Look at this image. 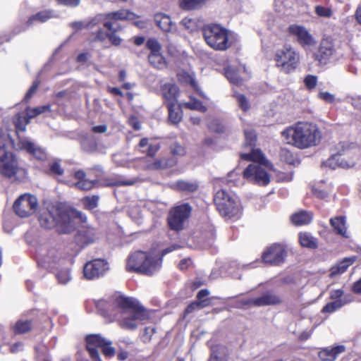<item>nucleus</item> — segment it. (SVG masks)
I'll use <instances>...</instances> for the list:
<instances>
[{"instance_id":"obj_48","label":"nucleus","mask_w":361,"mask_h":361,"mask_svg":"<svg viewBox=\"0 0 361 361\" xmlns=\"http://www.w3.org/2000/svg\"><path fill=\"white\" fill-rule=\"evenodd\" d=\"M156 163L158 170H162L171 167L176 164L174 159L156 158Z\"/></svg>"},{"instance_id":"obj_63","label":"nucleus","mask_w":361,"mask_h":361,"mask_svg":"<svg viewBox=\"0 0 361 361\" xmlns=\"http://www.w3.org/2000/svg\"><path fill=\"white\" fill-rule=\"evenodd\" d=\"M314 331V327H312L310 329H307L304 331H302L299 335H298V339L301 341H305L309 339Z\"/></svg>"},{"instance_id":"obj_46","label":"nucleus","mask_w":361,"mask_h":361,"mask_svg":"<svg viewBox=\"0 0 361 361\" xmlns=\"http://www.w3.org/2000/svg\"><path fill=\"white\" fill-rule=\"evenodd\" d=\"M99 200V196L92 195L84 197L82 201L87 209L92 210L97 207Z\"/></svg>"},{"instance_id":"obj_51","label":"nucleus","mask_w":361,"mask_h":361,"mask_svg":"<svg viewBox=\"0 0 361 361\" xmlns=\"http://www.w3.org/2000/svg\"><path fill=\"white\" fill-rule=\"evenodd\" d=\"M314 11L318 16L322 18H330L332 15L331 8L319 5L315 6Z\"/></svg>"},{"instance_id":"obj_29","label":"nucleus","mask_w":361,"mask_h":361,"mask_svg":"<svg viewBox=\"0 0 361 361\" xmlns=\"http://www.w3.org/2000/svg\"><path fill=\"white\" fill-rule=\"evenodd\" d=\"M106 19H114L117 20H135L136 18V16L135 13L128 11V10H120L116 12L109 13L106 14Z\"/></svg>"},{"instance_id":"obj_49","label":"nucleus","mask_w":361,"mask_h":361,"mask_svg":"<svg viewBox=\"0 0 361 361\" xmlns=\"http://www.w3.org/2000/svg\"><path fill=\"white\" fill-rule=\"evenodd\" d=\"M146 46L150 50V54L161 52V47L156 39H149L147 41Z\"/></svg>"},{"instance_id":"obj_13","label":"nucleus","mask_w":361,"mask_h":361,"mask_svg":"<svg viewBox=\"0 0 361 361\" xmlns=\"http://www.w3.org/2000/svg\"><path fill=\"white\" fill-rule=\"evenodd\" d=\"M341 54L338 53L333 42L329 39H323L313 57L319 63L326 64L331 60H338Z\"/></svg>"},{"instance_id":"obj_14","label":"nucleus","mask_w":361,"mask_h":361,"mask_svg":"<svg viewBox=\"0 0 361 361\" xmlns=\"http://www.w3.org/2000/svg\"><path fill=\"white\" fill-rule=\"evenodd\" d=\"M191 213V207L188 204H183L171 210L168 223L170 228L175 231H180L184 227V223Z\"/></svg>"},{"instance_id":"obj_21","label":"nucleus","mask_w":361,"mask_h":361,"mask_svg":"<svg viewBox=\"0 0 361 361\" xmlns=\"http://www.w3.org/2000/svg\"><path fill=\"white\" fill-rule=\"evenodd\" d=\"M281 302L282 300L279 295L271 292H267L259 297L255 298L254 307L279 305Z\"/></svg>"},{"instance_id":"obj_27","label":"nucleus","mask_w":361,"mask_h":361,"mask_svg":"<svg viewBox=\"0 0 361 361\" xmlns=\"http://www.w3.org/2000/svg\"><path fill=\"white\" fill-rule=\"evenodd\" d=\"M312 219V214L309 212L300 211L292 215V223L298 226L308 224Z\"/></svg>"},{"instance_id":"obj_32","label":"nucleus","mask_w":361,"mask_h":361,"mask_svg":"<svg viewBox=\"0 0 361 361\" xmlns=\"http://www.w3.org/2000/svg\"><path fill=\"white\" fill-rule=\"evenodd\" d=\"M353 301L352 298L345 300H333L331 302L327 303L322 309V312L332 313L336 310L340 309L345 305Z\"/></svg>"},{"instance_id":"obj_39","label":"nucleus","mask_w":361,"mask_h":361,"mask_svg":"<svg viewBox=\"0 0 361 361\" xmlns=\"http://www.w3.org/2000/svg\"><path fill=\"white\" fill-rule=\"evenodd\" d=\"M29 118L20 114H18L13 119V123L16 128L17 133L19 131H25L26 129V126L29 123Z\"/></svg>"},{"instance_id":"obj_62","label":"nucleus","mask_w":361,"mask_h":361,"mask_svg":"<svg viewBox=\"0 0 361 361\" xmlns=\"http://www.w3.org/2000/svg\"><path fill=\"white\" fill-rule=\"evenodd\" d=\"M171 152L175 155H183L185 154V149L178 143H173L171 145Z\"/></svg>"},{"instance_id":"obj_9","label":"nucleus","mask_w":361,"mask_h":361,"mask_svg":"<svg viewBox=\"0 0 361 361\" xmlns=\"http://www.w3.org/2000/svg\"><path fill=\"white\" fill-rule=\"evenodd\" d=\"M203 35L207 44L216 50L225 51L232 44L231 34L219 25H206L203 28Z\"/></svg>"},{"instance_id":"obj_26","label":"nucleus","mask_w":361,"mask_h":361,"mask_svg":"<svg viewBox=\"0 0 361 361\" xmlns=\"http://www.w3.org/2000/svg\"><path fill=\"white\" fill-rule=\"evenodd\" d=\"M101 23H103L104 26L109 30L116 31V29L113 27V23L107 20L106 14H99L91 19L89 22L85 23V28L92 29Z\"/></svg>"},{"instance_id":"obj_34","label":"nucleus","mask_w":361,"mask_h":361,"mask_svg":"<svg viewBox=\"0 0 361 361\" xmlns=\"http://www.w3.org/2000/svg\"><path fill=\"white\" fill-rule=\"evenodd\" d=\"M176 104L167 106L169 110V119L173 123H178L182 118V111L180 106L176 107Z\"/></svg>"},{"instance_id":"obj_6","label":"nucleus","mask_w":361,"mask_h":361,"mask_svg":"<svg viewBox=\"0 0 361 361\" xmlns=\"http://www.w3.org/2000/svg\"><path fill=\"white\" fill-rule=\"evenodd\" d=\"M161 266V259L142 251H137L131 254L126 262L128 271L137 272L146 275L153 274Z\"/></svg>"},{"instance_id":"obj_17","label":"nucleus","mask_w":361,"mask_h":361,"mask_svg":"<svg viewBox=\"0 0 361 361\" xmlns=\"http://www.w3.org/2000/svg\"><path fill=\"white\" fill-rule=\"evenodd\" d=\"M286 255L283 245H273L264 252L262 259L264 263L279 265L284 262Z\"/></svg>"},{"instance_id":"obj_23","label":"nucleus","mask_w":361,"mask_h":361,"mask_svg":"<svg viewBox=\"0 0 361 361\" xmlns=\"http://www.w3.org/2000/svg\"><path fill=\"white\" fill-rule=\"evenodd\" d=\"M97 238V233L94 228L87 226L82 227L78 233L77 240L83 245L92 243Z\"/></svg>"},{"instance_id":"obj_15","label":"nucleus","mask_w":361,"mask_h":361,"mask_svg":"<svg viewBox=\"0 0 361 361\" xmlns=\"http://www.w3.org/2000/svg\"><path fill=\"white\" fill-rule=\"evenodd\" d=\"M288 33L295 37L298 42L305 49L313 47L317 44V40L302 25L293 24L288 27Z\"/></svg>"},{"instance_id":"obj_52","label":"nucleus","mask_w":361,"mask_h":361,"mask_svg":"<svg viewBox=\"0 0 361 361\" xmlns=\"http://www.w3.org/2000/svg\"><path fill=\"white\" fill-rule=\"evenodd\" d=\"M330 298L332 300L353 299V297L350 295H344V292L341 289L332 290L330 292Z\"/></svg>"},{"instance_id":"obj_40","label":"nucleus","mask_w":361,"mask_h":361,"mask_svg":"<svg viewBox=\"0 0 361 361\" xmlns=\"http://www.w3.org/2000/svg\"><path fill=\"white\" fill-rule=\"evenodd\" d=\"M32 328L31 322L29 320L20 319L13 326L15 334H25L29 331Z\"/></svg>"},{"instance_id":"obj_55","label":"nucleus","mask_w":361,"mask_h":361,"mask_svg":"<svg viewBox=\"0 0 361 361\" xmlns=\"http://www.w3.org/2000/svg\"><path fill=\"white\" fill-rule=\"evenodd\" d=\"M304 83L307 89H314L317 84V78L313 75H308L305 78Z\"/></svg>"},{"instance_id":"obj_58","label":"nucleus","mask_w":361,"mask_h":361,"mask_svg":"<svg viewBox=\"0 0 361 361\" xmlns=\"http://www.w3.org/2000/svg\"><path fill=\"white\" fill-rule=\"evenodd\" d=\"M255 298L248 299H241L238 301L236 307L238 308H249L254 307Z\"/></svg>"},{"instance_id":"obj_56","label":"nucleus","mask_w":361,"mask_h":361,"mask_svg":"<svg viewBox=\"0 0 361 361\" xmlns=\"http://www.w3.org/2000/svg\"><path fill=\"white\" fill-rule=\"evenodd\" d=\"M160 148L158 143L150 142L147 149L142 150V152H146L147 157H154Z\"/></svg>"},{"instance_id":"obj_18","label":"nucleus","mask_w":361,"mask_h":361,"mask_svg":"<svg viewBox=\"0 0 361 361\" xmlns=\"http://www.w3.org/2000/svg\"><path fill=\"white\" fill-rule=\"evenodd\" d=\"M157 94L161 95L164 101L167 103V106L172 104H177L178 88L171 82L161 83L160 85V90H153Z\"/></svg>"},{"instance_id":"obj_11","label":"nucleus","mask_w":361,"mask_h":361,"mask_svg":"<svg viewBox=\"0 0 361 361\" xmlns=\"http://www.w3.org/2000/svg\"><path fill=\"white\" fill-rule=\"evenodd\" d=\"M274 61L281 71L289 73L293 71L300 63V54L291 46L286 45L276 52Z\"/></svg>"},{"instance_id":"obj_2","label":"nucleus","mask_w":361,"mask_h":361,"mask_svg":"<svg viewBox=\"0 0 361 361\" xmlns=\"http://www.w3.org/2000/svg\"><path fill=\"white\" fill-rule=\"evenodd\" d=\"M281 137L286 144L305 149L318 145L322 135L315 123L298 122L284 129Z\"/></svg>"},{"instance_id":"obj_25","label":"nucleus","mask_w":361,"mask_h":361,"mask_svg":"<svg viewBox=\"0 0 361 361\" xmlns=\"http://www.w3.org/2000/svg\"><path fill=\"white\" fill-rule=\"evenodd\" d=\"M54 17L55 13L52 11H42L35 15L31 16L27 21V25L29 27L37 23H43Z\"/></svg>"},{"instance_id":"obj_28","label":"nucleus","mask_w":361,"mask_h":361,"mask_svg":"<svg viewBox=\"0 0 361 361\" xmlns=\"http://www.w3.org/2000/svg\"><path fill=\"white\" fill-rule=\"evenodd\" d=\"M330 224L338 234L345 238H348L345 226V218L344 216L332 218L330 219Z\"/></svg>"},{"instance_id":"obj_50","label":"nucleus","mask_w":361,"mask_h":361,"mask_svg":"<svg viewBox=\"0 0 361 361\" xmlns=\"http://www.w3.org/2000/svg\"><path fill=\"white\" fill-rule=\"evenodd\" d=\"M111 341L106 340V343L102 346V350L104 355L106 357H112L116 354V350L111 346Z\"/></svg>"},{"instance_id":"obj_24","label":"nucleus","mask_w":361,"mask_h":361,"mask_svg":"<svg viewBox=\"0 0 361 361\" xmlns=\"http://www.w3.org/2000/svg\"><path fill=\"white\" fill-rule=\"evenodd\" d=\"M154 20L157 25L165 32H172L176 30L171 18L164 13H157L154 16Z\"/></svg>"},{"instance_id":"obj_43","label":"nucleus","mask_w":361,"mask_h":361,"mask_svg":"<svg viewBox=\"0 0 361 361\" xmlns=\"http://www.w3.org/2000/svg\"><path fill=\"white\" fill-rule=\"evenodd\" d=\"M56 276L59 283L61 284H66L72 279L70 269L68 268L59 269L56 273Z\"/></svg>"},{"instance_id":"obj_7","label":"nucleus","mask_w":361,"mask_h":361,"mask_svg":"<svg viewBox=\"0 0 361 361\" xmlns=\"http://www.w3.org/2000/svg\"><path fill=\"white\" fill-rule=\"evenodd\" d=\"M214 202L220 214L231 220L239 219L242 215V207L238 197L224 190L216 192Z\"/></svg>"},{"instance_id":"obj_1","label":"nucleus","mask_w":361,"mask_h":361,"mask_svg":"<svg viewBox=\"0 0 361 361\" xmlns=\"http://www.w3.org/2000/svg\"><path fill=\"white\" fill-rule=\"evenodd\" d=\"M77 219L81 221H86L87 216L75 209L52 205L42 211L39 221L45 228H56L59 233L66 234L75 230Z\"/></svg>"},{"instance_id":"obj_45","label":"nucleus","mask_w":361,"mask_h":361,"mask_svg":"<svg viewBox=\"0 0 361 361\" xmlns=\"http://www.w3.org/2000/svg\"><path fill=\"white\" fill-rule=\"evenodd\" d=\"M244 133L245 137V145L250 147V152H252V150L255 149L253 146L255 145L257 140L256 134L252 129H245Z\"/></svg>"},{"instance_id":"obj_54","label":"nucleus","mask_w":361,"mask_h":361,"mask_svg":"<svg viewBox=\"0 0 361 361\" xmlns=\"http://www.w3.org/2000/svg\"><path fill=\"white\" fill-rule=\"evenodd\" d=\"M207 125L208 128L214 132L221 133L224 130V127L222 123L216 118L212 119L210 121H209Z\"/></svg>"},{"instance_id":"obj_36","label":"nucleus","mask_w":361,"mask_h":361,"mask_svg":"<svg viewBox=\"0 0 361 361\" xmlns=\"http://www.w3.org/2000/svg\"><path fill=\"white\" fill-rule=\"evenodd\" d=\"M174 187L180 191L191 192L195 191L198 185L195 182L178 180L175 183Z\"/></svg>"},{"instance_id":"obj_20","label":"nucleus","mask_w":361,"mask_h":361,"mask_svg":"<svg viewBox=\"0 0 361 361\" xmlns=\"http://www.w3.org/2000/svg\"><path fill=\"white\" fill-rule=\"evenodd\" d=\"M17 149H25L27 152L32 154L37 159L45 160L47 159V153L45 151L36 146L34 142H32L27 139H20L17 146Z\"/></svg>"},{"instance_id":"obj_60","label":"nucleus","mask_w":361,"mask_h":361,"mask_svg":"<svg viewBox=\"0 0 361 361\" xmlns=\"http://www.w3.org/2000/svg\"><path fill=\"white\" fill-rule=\"evenodd\" d=\"M49 170L50 173L53 174L61 176L63 173V169L58 161L52 163L49 166Z\"/></svg>"},{"instance_id":"obj_37","label":"nucleus","mask_w":361,"mask_h":361,"mask_svg":"<svg viewBox=\"0 0 361 361\" xmlns=\"http://www.w3.org/2000/svg\"><path fill=\"white\" fill-rule=\"evenodd\" d=\"M51 111V106L49 104L37 106L35 108H27L26 109V114L27 116L29 118H32L36 117L38 115H40L42 114L46 113V112H50Z\"/></svg>"},{"instance_id":"obj_12","label":"nucleus","mask_w":361,"mask_h":361,"mask_svg":"<svg viewBox=\"0 0 361 361\" xmlns=\"http://www.w3.org/2000/svg\"><path fill=\"white\" fill-rule=\"evenodd\" d=\"M37 200L30 194L21 195L14 202L15 213L21 218L27 217L35 212L37 208Z\"/></svg>"},{"instance_id":"obj_35","label":"nucleus","mask_w":361,"mask_h":361,"mask_svg":"<svg viewBox=\"0 0 361 361\" xmlns=\"http://www.w3.org/2000/svg\"><path fill=\"white\" fill-rule=\"evenodd\" d=\"M299 241L302 247L309 248H314L317 247L316 239L307 233H300L299 234Z\"/></svg>"},{"instance_id":"obj_22","label":"nucleus","mask_w":361,"mask_h":361,"mask_svg":"<svg viewBox=\"0 0 361 361\" xmlns=\"http://www.w3.org/2000/svg\"><path fill=\"white\" fill-rule=\"evenodd\" d=\"M345 350L343 345H336L331 348H324L318 353L319 358L322 361H334L337 356Z\"/></svg>"},{"instance_id":"obj_64","label":"nucleus","mask_w":361,"mask_h":361,"mask_svg":"<svg viewBox=\"0 0 361 361\" xmlns=\"http://www.w3.org/2000/svg\"><path fill=\"white\" fill-rule=\"evenodd\" d=\"M346 270L338 263L331 269L330 277L334 278L338 275L344 273Z\"/></svg>"},{"instance_id":"obj_33","label":"nucleus","mask_w":361,"mask_h":361,"mask_svg":"<svg viewBox=\"0 0 361 361\" xmlns=\"http://www.w3.org/2000/svg\"><path fill=\"white\" fill-rule=\"evenodd\" d=\"M180 108H186L191 110H197L201 112H205L207 108L202 104L201 102L190 97V100L188 102H181L179 104Z\"/></svg>"},{"instance_id":"obj_10","label":"nucleus","mask_w":361,"mask_h":361,"mask_svg":"<svg viewBox=\"0 0 361 361\" xmlns=\"http://www.w3.org/2000/svg\"><path fill=\"white\" fill-rule=\"evenodd\" d=\"M336 149L338 152L334 153L324 163V166L332 169L337 167L351 168L358 160V154H355L350 149L345 147L343 143H339Z\"/></svg>"},{"instance_id":"obj_41","label":"nucleus","mask_w":361,"mask_h":361,"mask_svg":"<svg viewBox=\"0 0 361 361\" xmlns=\"http://www.w3.org/2000/svg\"><path fill=\"white\" fill-rule=\"evenodd\" d=\"M97 181L90 180L87 179H82V180H78L76 183H72L71 186H74L80 190H88L96 186Z\"/></svg>"},{"instance_id":"obj_3","label":"nucleus","mask_w":361,"mask_h":361,"mask_svg":"<svg viewBox=\"0 0 361 361\" xmlns=\"http://www.w3.org/2000/svg\"><path fill=\"white\" fill-rule=\"evenodd\" d=\"M115 319L120 326L127 329H135L143 321L149 318L147 312L132 298L119 295L114 300Z\"/></svg>"},{"instance_id":"obj_44","label":"nucleus","mask_w":361,"mask_h":361,"mask_svg":"<svg viewBox=\"0 0 361 361\" xmlns=\"http://www.w3.org/2000/svg\"><path fill=\"white\" fill-rule=\"evenodd\" d=\"M204 0H180V6L185 10H192L203 4Z\"/></svg>"},{"instance_id":"obj_38","label":"nucleus","mask_w":361,"mask_h":361,"mask_svg":"<svg viewBox=\"0 0 361 361\" xmlns=\"http://www.w3.org/2000/svg\"><path fill=\"white\" fill-rule=\"evenodd\" d=\"M148 59L149 63L157 68H163L166 66L165 59L161 52L150 54Z\"/></svg>"},{"instance_id":"obj_16","label":"nucleus","mask_w":361,"mask_h":361,"mask_svg":"<svg viewBox=\"0 0 361 361\" xmlns=\"http://www.w3.org/2000/svg\"><path fill=\"white\" fill-rule=\"evenodd\" d=\"M109 270L108 263L102 259L87 262L83 269L84 276L89 280L103 276Z\"/></svg>"},{"instance_id":"obj_5","label":"nucleus","mask_w":361,"mask_h":361,"mask_svg":"<svg viewBox=\"0 0 361 361\" xmlns=\"http://www.w3.org/2000/svg\"><path fill=\"white\" fill-rule=\"evenodd\" d=\"M240 157L243 159L252 161L243 171L244 178L259 185H267L269 183L270 176L264 168L267 161L259 149H253L250 153H243Z\"/></svg>"},{"instance_id":"obj_31","label":"nucleus","mask_w":361,"mask_h":361,"mask_svg":"<svg viewBox=\"0 0 361 361\" xmlns=\"http://www.w3.org/2000/svg\"><path fill=\"white\" fill-rule=\"evenodd\" d=\"M209 294V292L207 289H202L199 291L197 293V298L200 300L199 302H195L190 304L186 309V312L190 313L192 312L196 308H202L207 305L206 300H204V298L207 297Z\"/></svg>"},{"instance_id":"obj_59","label":"nucleus","mask_w":361,"mask_h":361,"mask_svg":"<svg viewBox=\"0 0 361 361\" xmlns=\"http://www.w3.org/2000/svg\"><path fill=\"white\" fill-rule=\"evenodd\" d=\"M240 178V176L239 173H237L235 171H231L228 173L227 176V182L228 183H232L234 185H238L239 184V180Z\"/></svg>"},{"instance_id":"obj_47","label":"nucleus","mask_w":361,"mask_h":361,"mask_svg":"<svg viewBox=\"0 0 361 361\" xmlns=\"http://www.w3.org/2000/svg\"><path fill=\"white\" fill-rule=\"evenodd\" d=\"M225 75L232 83L236 85H240L241 83V78L239 77L238 73L232 68H227L225 70Z\"/></svg>"},{"instance_id":"obj_57","label":"nucleus","mask_w":361,"mask_h":361,"mask_svg":"<svg viewBox=\"0 0 361 361\" xmlns=\"http://www.w3.org/2000/svg\"><path fill=\"white\" fill-rule=\"evenodd\" d=\"M81 145L82 149L88 152H93L97 148L96 143L93 140L88 138L84 139L82 141Z\"/></svg>"},{"instance_id":"obj_61","label":"nucleus","mask_w":361,"mask_h":361,"mask_svg":"<svg viewBox=\"0 0 361 361\" xmlns=\"http://www.w3.org/2000/svg\"><path fill=\"white\" fill-rule=\"evenodd\" d=\"M39 85V81L37 80H35L29 90L27 92L24 99L25 101H28L32 96V94L36 92L37 89L38 88Z\"/></svg>"},{"instance_id":"obj_8","label":"nucleus","mask_w":361,"mask_h":361,"mask_svg":"<svg viewBox=\"0 0 361 361\" xmlns=\"http://www.w3.org/2000/svg\"><path fill=\"white\" fill-rule=\"evenodd\" d=\"M37 260L39 266L49 269H59L70 258L63 250L49 245H40L37 249Z\"/></svg>"},{"instance_id":"obj_30","label":"nucleus","mask_w":361,"mask_h":361,"mask_svg":"<svg viewBox=\"0 0 361 361\" xmlns=\"http://www.w3.org/2000/svg\"><path fill=\"white\" fill-rule=\"evenodd\" d=\"M137 167L144 170H158L156 159L154 157H145L137 160Z\"/></svg>"},{"instance_id":"obj_53","label":"nucleus","mask_w":361,"mask_h":361,"mask_svg":"<svg viewBox=\"0 0 361 361\" xmlns=\"http://www.w3.org/2000/svg\"><path fill=\"white\" fill-rule=\"evenodd\" d=\"M180 24L190 32H192L197 29V25L195 20L190 18H183Z\"/></svg>"},{"instance_id":"obj_4","label":"nucleus","mask_w":361,"mask_h":361,"mask_svg":"<svg viewBox=\"0 0 361 361\" xmlns=\"http://www.w3.org/2000/svg\"><path fill=\"white\" fill-rule=\"evenodd\" d=\"M16 147L9 133L0 130V174L9 179L16 180L18 174L23 173L17 157L12 152Z\"/></svg>"},{"instance_id":"obj_19","label":"nucleus","mask_w":361,"mask_h":361,"mask_svg":"<svg viewBox=\"0 0 361 361\" xmlns=\"http://www.w3.org/2000/svg\"><path fill=\"white\" fill-rule=\"evenodd\" d=\"M106 340L98 334L86 337V348L92 361H102L97 348H101L106 343Z\"/></svg>"},{"instance_id":"obj_42","label":"nucleus","mask_w":361,"mask_h":361,"mask_svg":"<svg viewBox=\"0 0 361 361\" xmlns=\"http://www.w3.org/2000/svg\"><path fill=\"white\" fill-rule=\"evenodd\" d=\"M234 97L235 98L238 107L242 111L246 112L250 109V102L244 94L235 93Z\"/></svg>"}]
</instances>
